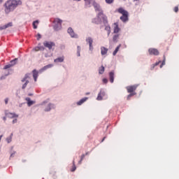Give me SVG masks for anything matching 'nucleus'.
<instances>
[{"label":"nucleus","instance_id":"0eeeda50","mask_svg":"<svg viewBox=\"0 0 179 179\" xmlns=\"http://www.w3.org/2000/svg\"><path fill=\"white\" fill-rule=\"evenodd\" d=\"M30 73H27L24 76V78L21 80V82L24 83L22 86V90H24L26 87H27V85H29V79H30Z\"/></svg>","mask_w":179,"mask_h":179},{"label":"nucleus","instance_id":"e433bc0d","mask_svg":"<svg viewBox=\"0 0 179 179\" xmlns=\"http://www.w3.org/2000/svg\"><path fill=\"white\" fill-rule=\"evenodd\" d=\"M103 83H105V85H106V83H108V80L107 78H103L102 80Z\"/></svg>","mask_w":179,"mask_h":179},{"label":"nucleus","instance_id":"c756f323","mask_svg":"<svg viewBox=\"0 0 179 179\" xmlns=\"http://www.w3.org/2000/svg\"><path fill=\"white\" fill-rule=\"evenodd\" d=\"M80 51L81 48L80 46H77V57H80Z\"/></svg>","mask_w":179,"mask_h":179},{"label":"nucleus","instance_id":"f8f14e48","mask_svg":"<svg viewBox=\"0 0 179 179\" xmlns=\"http://www.w3.org/2000/svg\"><path fill=\"white\" fill-rule=\"evenodd\" d=\"M115 78V71H114V70H112L110 72H109V80L110 83H114Z\"/></svg>","mask_w":179,"mask_h":179},{"label":"nucleus","instance_id":"6e6d98bb","mask_svg":"<svg viewBox=\"0 0 179 179\" xmlns=\"http://www.w3.org/2000/svg\"><path fill=\"white\" fill-rule=\"evenodd\" d=\"M3 2V0H0V3H2Z\"/></svg>","mask_w":179,"mask_h":179},{"label":"nucleus","instance_id":"c85d7f7f","mask_svg":"<svg viewBox=\"0 0 179 179\" xmlns=\"http://www.w3.org/2000/svg\"><path fill=\"white\" fill-rule=\"evenodd\" d=\"M38 20H35L33 22L32 24H33V27L34 29H37V25L36 24H38Z\"/></svg>","mask_w":179,"mask_h":179},{"label":"nucleus","instance_id":"58836bf2","mask_svg":"<svg viewBox=\"0 0 179 179\" xmlns=\"http://www.w3.org/2000/svg\"><path fill=\"white\" fill-rule=\"evenodd\" d=\"M8 101H9V98H6L4 99L5 104H8Z\"/></svg>","mask_w":179,"mask_h":179},{"label":"nucleus","instance_id":"7c9ffc66","mask_svg":"<svg viewBox=\"0 0 179 179\" xmlns=\"http://www.w3.org/2000/svg\"><path fill=\"white\" fill-rule=\"evenodd\" d=\"M162 61L157 62L155 64H152V66L151 67V70L155 69V66H157L159 64H161Z\"/></svg>","mask_w":179,"mask_h":179},{"label":"nucleus","instance_id":"5701e85b","mask_svg":"<svg viewBox=\"0 0 179 179\" xmlns=\"http://www.w3.org/2000/svg\"><path fill=\"white\" fill-rule=\"evenodd\" d=\"M87 97H84L77 102V106H82L85 101H87Z\"/></svg>","mask_w":179,"mask_h":179},{"label":"nucleus","instance_id":"4be33fe9","mask_svg":"<svg viewBox=\"0 0 179 179\" xmlns=\"http://www.w3.org/2000/svg\"><path fill=\"white\" fill-rule=\"evenodd\" d=\"M32 73H33V78L34 79V82H37V78H38V71L34 69L33 70Z\"/></svg>","mask_w":179,"mask_h":179},{"label":"nucleus","instance_id":"393cba45","mask_svg":"<svg viewBox=\"0 0 179 179\" xmlns=\"http://www.w3.org/2000/svg\"><path fill=\"white\" fill-rule=\"evenodd\" d=\"M120 48H121V44H120V45L115 48V50L113 51V56L117 55V52H118V51H120Z\"/></svg>","mask_w":179,"mask_h":179},{"label":"nucleus","instance_id":"bf43d9fd","mask_svg":"<svg viewBox=\"0 0 179 179\" xmlns=\"http://www.w3.org/2000/svg\"><path fill=\"white\" fill-rule=\"evenodd\" d=\"M45 57L47 58V57H48V55H45Z\"/></svg>","mask_w":179,"mask_h":179},{"label":"nucleus","instance_id":"603ef678","mask_svg":"<svg viewBox=\"0 0 179 179\" xmlns=\"http://www.w3.org/2000/svg\"><path fill=\"white\" fill-rule=\"evenodd\" d=\"M105 139H106V137H103V138L102 139L101 142H104Z\"/></svg>","mask_w":179,"mask_h":179},{"label":"nucleus","instance_id":"f257e3e1","mask_svg":"<svg viewBox=\"0 0 179 179\" xmlns=\"http://www.w3.org/2000/svg\"><path fill=\"white\" fill-rule=\"evenodd\" d=\"M22 5L20 0H8L4 3V12L6 15H9L10 12H13L15 9Z\"/></svg>","mask_w":179,"mask_h":179},{"label":"nucleus","instance_id":"8fccbe9b","mask_svg":"<svg viewBox=\"0 0 179 179\" xmlns=\"http://www.w3.org/2000/svg\"><path fill=\"white\" fill-rule=\"evenodd\" d=\"M3 137V135L0 136V142H1V139H2Z\"/></svg>","mask_w":179,"mask_h":179},{"label":"nucleus","instance_id":"680f3d73","mask_svg":"<svg viewBox=\"0 0 179 179\" xmlns=\"http://www.w3.org/2000/svg\"><path fill=\"white\" fill-rule=\"evenodd\" d=\"M103 26H101L100 29H102Z\"/></svg>","mask_w":179,"mask_h":179},{"label":"nucleus","instance_id":"37998d69","mask_svg":"<svg viewBox=\"0 0 179 179\" xmlns=\"http://www.w3.org/2000/svg\"><path fill=\"white\" fill-rule=\"evenodd\" d=\"M16 122H17V119H14L13 120V124H16Z\"/></svg>","mask_w":179,"mask_h":179},{"label":"nucleus","instance_id":"a19ab883","mask_svg":"<svg viewBox=\"0 0 179 179\" xmlns=\"http://www.w3.org/2000/svg\"><path fill=\"white\" fill-rule=\"evenodd\" d=\"M130 96H131V97H132V96H135L136 94V92H130Z\"/></svg>","mask_w":179,"mask_h":179},{"label":"nucleus","instance_id":"9b49d317","mask_svg":"<svg viewBox=\"0 0 179 179\" xmlns=\"http://www.w3.org/2000/svg\"><path fill=\"white\" fill-rule=\"evenodd\" d=\"M139 86V85H134L131 86H128L126 87L128 93H132L134 92V90H136L137 87Z\"/></svg>","mask_w":179,"mask_h":179},{"label":"nucleus","instance_id":"3c124183","mask_svg":"<svg viewBox=\"0 0 179 179\" xmlns=\"http://www.w3.org/2000/svg\"><path fill=\"white\" fill-rule=\"evenodd\" d=\"M3 121H6V117H3Z\"/></svg>","mask_w":179,"mask_h":179},{"label":"nucleus","instance_id":"ddd939ff","mask_svg":"<svg viewBox=\"0 0 179 179\" xmlns=\"http://www.w3.org/2000/svg\"><path fill=\"white\" fill-rule=\"evenodd\" d=\"M86 41L89 44L90 51H92L93 50V38H92V37H88L86 38Z\"/></svg>","mask_w":179,"mask_h":179},{"label":"nucleus","instance_id":"dca6fc26","mask_svg":"<svg viewBox=\"0 0 179 179\" xmlns=\"http://www.w3.org/2000/svg\"><path fill=\"white\" fill-rule=\"evenodd\" d=\"M25 100L27 101V104L28 107H31V106H33V104H36V101H31L30 97L25 98Z\"/></svg>","mask_w":179,"mask_h":179},{"label":"nucleus","instance_id":"6ab92c4d","mask_svg":"<svg viewBox=\"0 0 179 179\" xmlns=\"http://www.w3.org/2000/svg\"><path fill=\"white\" fill-rule=\"evenodd\" d=\"M100 17H101V16H99V14H98L97 18L92 19V23H94L95 24H100V23H101V20H100Z\"/></svg>","mask_w":179,"mask_h":179},{"label":"nucleus","instance_id":"2eb2a0df","mask_svg":"<svg viewBox=\"0 0 179 179\" xmlns=\"http://www.w3.org/2000/svg\"><path fill=\"white\" fill-rule=\"evenodd\" d=\"M12 26H13V22H8V24H6L5 25H1V26H0V31L2 30H5L6 29H8V27H12Z\"/></svg>","mask_w":179,"mask_h":179},{"label":"nucleus","instance_id":"4c0bfd02","mask_svg":"<svg viewBox=\"0 0 179 179\" xmlns=\"http://www.w3.org/2000/svg\"><path fill=\"white\" fill-rule=\"evenodd\" d=\"M40 38H41V34H38L37 35H36V40H40Z\"/></svg>","mask_w":179,"mask_h":179},{"label":"nucleus","instance_id":"ea45409f","mask_svg":"<svg viewBox=\"0 0 179 179\" xmlns=\"http://www.w3.org/2000/svg\"><path fill=\"white\" fill-rule=\"evenodd\" d=\"M174 12H176V13L178 12V6H176L174 8Z\"/></svg>","mask_w":179,"mask_h":179},{"label":"nucleus","instance_id":"e2e57ef3","mask_svg":"<svg viewBox=\"0 0 179 179\" xmlns=\"http://www.w3.org/2000/svg\"><path fill=\"white\" fill-rule=\"evenodd\" d=\"M134 1H138V0H134Z\"/></svg>","mask_w":179,"mask_h":179},{"label":"nucleus","instance_id":"f3484780","mask_svg":"<svg viewBox=\"0 0 179 179\" xmlns=\"http://www.w3.org/2000/svg\"><path fill=\"white\" fill-rule=\"evenodd\" d=\"M114 25H115V27H114V29H113V33H114L115 34H117L120 33V31L121 29H120V27H118V22H115V23H114Z\"/></svg>","mask_w":179,"mask_h":179},{"label":"nucleus","instance_id":"c03bdc74","mask_svg":"<svg viewBox=\"0 0 179 179\" xmlns=\"http://www.w3.org/2000/svg\"><path fill=\"white\" fill-rule=\"evenodd\" d=\"M132 96L130 95V94L127 96V100H131V98Z\"/></svg>","mask_w":179,"mask_h":179},{"label":"nucleus","instance_id":"2f4dec72","mask_svg":"<svg viewBox=\"0 0 179 179\" xmlns=\"http://www.w3.org/2000/svg\"><path fill=\"white\" fill-rule=\"evenodd\" d=\"M164 65H166V57L164 56V59L161 64V65L159 66L160 68H163Z\"/></svg>","mask_w":179,"mask_h":179},{"label":"nucleus","instance_id":"4d7b16f0","mask_svg":"<svg viewBox=\"0 0 179 179\" xmlns=\"http://www.w3.org/2000/svg\"><path fill=\"white\" fill-rule=\"evenodd\" d=\"M34 50H35V51H37V50H37V48H35Z\"/></svg>","mask_w":179,"mask_h":179},{"label":"nucleus","instance_id":"5fc2aeb1","mask_svg":"<svg viewBox=\"0 0 179 179\" xmlns=\"http://www.w3.org/2000/svg\"><path fill=\"white\" fill-rule=\"evenodd\" d=\"M73 1H76L77 2H80L81 0H73Z\"/></svg>","mask_w":179,"mask_h":179},{"label":"nucleus","instance_id":"473e14b6","mask_svg":"<svg viewBox=\"0 0 179 179\" xmlns=\"http://www.w3.org/2000/svg\"><path fill=\"white\" fill-rule=\"evenodd\" d=\"M12 135L13 134H11V136L10 137L6 138V141L7 143H10V142H12Z\"/></svg>","mask_w":179,"mask_h":179},{"label":"nucleus","instance_id":"7ed1b4c3","mask_svg":"<svg viewBox=\"0 0 179 179\" xmlns=\"http://www.w3.org/2000/svg\"><path fill=\"white\" fill-rule=\"evenodd\" d=\"M103 25L105 27V30L108 33V36H110L111 34V27H110V24H108V20L107 19V16L104 15L103 13H102V15H101Z\"/></svg>","mask_w":179,"mask_h":179},{"label":"nucleus","instance_id":"a211bd4d","mask_svg":"<svg viewBox=\"0 0 179 179\" xmlns=\"http://www.w3.org/2000/svg\"><path fill=\"white\" fill-rule=\"evenodd\" d=\"M54 64H48L43 66L42 69H40L39 72H44V71H47V69H50V68H52Z\"/></svg>","mask_w":179,"mask_h":179},{"label":"nucleus","instance_id":"412c9836","mask_svg":"<svg viewBox=\"0 0 179 179\" xmlns=\"http://www.w3.org/2000/svg\"><path fill=\"white\" fill-rule=\"evenodd\" d=\"M108 52V49L104 46L101 47V55H106Z\"/></svg>","mask_w":179,"mask_h":179},{"label":"nucleus","instance_id":"39448f33","mask_svg":"<svg viewBox=\"0 0 179 179\" xmlns=\"http://www.w3.org/2000/svg\"><path fill=\"white\" fill-rule=\"evenodd\" d=\"M53 24V30H55V31H59V30L62 29V20L55 18Z\"/></svg>","mask_w":179,"mask_h":179},{"label":"nucleus","instance_id":"09e8293b","mask_svg":"<svg viewBox=\"0 0 179 179\" xmlns=\"http://www.w3.org/2000/svg\"><path fill=\"white\" fill-rule=\"evenodd\" d=\"M13 156H15V152L10 155V157H13Z\"/></svg>","mask_w":179,"mask_h":179},{"label":"nucleus","instance_id":"aec40b11","mask_svg":"<svg viewBox=\"0 0 179 179\" xmlns=\"http://www.w3.org/2000/svg\"><path fill=\"white\" fill-rule=\"evenodd\" d=\"M65 59V57L64 56H62V57H57L56 59H54V62H55L56 64H58V63H61V62H64Z\"/></svg>","mask_w":179,"mask_h":179},{"label":"nucleus","instance_id":"f03ea898","mask_svg":"<svg viewBox=\"0 0 179 179\" xmlns=\"http://www.w3.org/2000/svg\"><path fill=\"white\" fill-rule=\"evenodd\" d=\"M84 1L85 2V6H86V8H90V5L92 3H93V6H94L96 12H99L98 13V16L103 15V10H101L100 5L96 3V1H94V0H84Z\"/></svg>","mask_w":179,"mask_h":179},{"label":"nucleus","instance_id":"49530a36","mask_svg":"<svg viewBox=\"0 0 179 179\" xmlns=\"http://www.w3.org/2000/svg\"><path fill=\"white\" fill-rule=\"evenodd\" d=\"M82 162H83L82 159H80L79 162H78V164H82Z\"/></svg>","mask_w":179,"mask_h":179},{"label":"nucleus","instance_id":"a878e982","mask_svg":"<svg viewBox=\"0 0 179 179\" xmlns=\"http://www.w3.org/2000/svg\"><path fill=\"white\" fill-rule=\"evenodd\" d=\"M16 64H17V58H15L10 62V65H11V66H15Z\"/></svg>","mask_w":179,"mask_h":179},{"label":"nucleus","instance_id":"79ce46f5","mask_svg":"<svg viewBox=\"0 0 179 179\" xmlns=\"http://www.w3.org/2000/svg\"><path fill=\"white\" fill-rule=\"evenodd\" d=\"M85 156H86L85 154H83L82 155H81V159H80V160H83V159H85Z\"/></svg>","mask_w":179,"mask_h":179},{"label":"nucleus","instance_id":"f704fd0d","mask_svg":"<svg viewBox=\"0 0 179 179\" xmlns=\"http://www.w3.org/2000/svg\"><path fill=\"white\" fill-rule=\"evenodd\" d=\"M9 68H12V65H10V64H8L6 65L3 67V69H9Z\"/></svg>","mask_w":179,"mask_h":179},{"label":"nucleus","instance_id":"423d86ee","mask_svg":"<svg viewBox=\"0 0 179 179\" xmlns=\"http://www.w3.org/2000/svg\"><path fill=\"white\" fill-rule=\"evenodd\" d=\"M47 103H48V101H44L43 102H42L41 106H45V109L44 111H45L46 113L50 112L51 110H55V104L54 103H49L47 104Z\"/></svg>","mask_w":179,"mask_h":179},{"label":"nucleus","instance_id":"9d476101","mask_svg":"<svg viewBox=\"0 0 179 179\" xmlns=\"http://www.w3.org/2000/svg\"><path fill=\"white\" fill-rule=\"evenodd\" d=\"M67 33L71 36L72 38H78V34H75L72 27H69L67 30Z\"/></svg>","mask_w":179,"mask_h":179},{"label":"nucleus","instance_id":"bb28decb","mask_svg":"<svg viewBox=\"0 0 179 179\" xmlns=\"http://www.w3.org/2000/svg\"><path fill=\"white\" fill-rule=\"evenodd\" d=\"M8 115L10 118H17L19 117L16 113H8Z\"/></svg>","mask_w":179,"mask_h":179},{"label":"nucleus","instance_id":"cd10ccee","mask_svg":"<svg viewBox=\"0 0 179 179\" xmlns=\"http://www.w3.org/2000/svg\"><path fill=\"white\" fill-rule=\"evenodd\" d=\"M104 71H105V69H104L103 66H101L99 69V75H103L104 73Z\"/></svg>","mask_w":179,"mask_h":179},{"label":"nucleus","instance_id":"de8ad7c7","mask_svg":"<svg viewBox=\"0 0 179 179\" xmlns=\"http://www.w3.org/2000/svg\"><path fill=\"white\" fill-rule=\"evenodd\" d=\"M0 79H1V80H3V79H5V77H4V76H1V77L0 78Z\"/></svg>","mask_w":179,"mask_h":179},{"label":"nucleus","instance_id":"b1692460","mask_svg":"<svg viewBox=\"0 0 179 179\" xmlns=\"http://www.w3.org/2000/svg\"><path fill=\"white\" fill-rule=\"evenodd\" d=\"M120 38V34H116L113 37V43H118V39Z\"/></svg>","mask_w":179,"mask_h":179},{"label":"nucleus","instance_id":"a18cd8bd","mask_svg":"<svg viewBox=\"0 0 179 179\" xmlns=\"http://www.w3.org/2000/svg\"><path fill=\"white\" fill-rule=\"evenodd\" d=\"M23 104H24V103H20V104H19V107H20V108L23 107Z\"/></svg>","mask_w":179,"mask_h":179},{"label":"nucleus","instance_id":"052dcab7","mask_svg":"<svg viewBox=\"0 0 179 179\" xmlns=\"http://www.w3.org/2000/svg\"><path fill=\"white\" fill-rule=\"evenodd\" d=\"M87 94H90V92H87Z\"/></svg>","mask_w":179,"mask_h":179},{"label":"nucleus","instance_id":"72a5a7b5","mask_svg":"<svg viewBox=\"0 0 179 179\" xmlns=\"http://www.w3.org/2000/svg\"><path fill=\"white\" fill-rule=\"evenodd\" d=\"M75 170H76V165H75V161H73V168L71 171L73 172Z\"/></svg>","mask_w":179,"mask_h":179},{"label":"nucleus","instance_id":"1a4fd4ad","mask_svg":"<svg viewBox=\"0 0 179 179\" xmlns=\"http://www.w3.org/2000/svg\"><path fill=\"white\" fill-rule=\"evenodd\" d=\"M43 45L48 50H52V47H55V43L52 41H45L43 42Z\"/></svg>","mask_w":179,"mask_h":179},{"label":"nucleus","instance_id":"4468645a","mask_svg":"<svg viewBox=\"0 0 179 179\" xmlns=\"http://www.w3.org/2000/svg\"><path fill=\"white\" fill-rule=\"evenodd\" d=\"M148 52L150 55H159V50L156 48H150Z\"/></svg>","mask_w":179,"mask_h":179},{"label":"nucleus","instance_id":"6e6552de","mask_svg":"<svg viewBox=\"0 0 179 179\" xmlns=\"http://www.w3.org/2000/svg\"><path fill=\"white\" fill-rule=\"evenodd\" d=\"M103 99H107V93H106V89L101 88L96 97L98 101H101Z\"/></svg>","mask_w":179,"mask_h":179},{"label":"nucleus","instance_id":"20e7f679","mask_svg":"<svg viewBox=\"0 0 179 179\" xmlns=\"http://www.w3.org/2000/svg\"><path fill=\"white\" fill-rule=\"evenodd\" d=\"M119 13H121V15H122L120 17V20H122V22H123V23H127V22H128V20H129V19L128 18V11L124 10V8H120L117 10Z\"/></svg>","mask_w":179,"mask_h":179},{"label":"nucleus","instance_id":"864d4df0","mask_svg":"<svg viewBox=\"0 0 179 179\" xmlns=\"http://www.w3.org/2000/svg\"><path fill=\"white\" fill-rule=\"evenodd\" d=\"M28 96H33V94L29 93V94H28Z\"/></svg>","mask_w":179,"mask_h":179},{"label":"nucleus","instance_id":"13d9d810","mask_svg":"<svg viewBox=\"0 0 179 179\" xmlns=\"http://www.w3.org/2000/svg\"><path fill=\"white\" fill-rule=\"evenodd\" d=\"M87 155H89V152H86L85 155L87 156Z\"/></svg>","mask_w":179,"mask_h":179},{"label":"nucleus","instance_id":"c9c22d12","mask_svg":"<svg viewBox=\"0 0 179 179\" xmlns=\"http://www.w3.org/2000/svg\"><path fill=\"white\" fill-rule=\"evenodd\" d=\"M106 2L108 4V5H111V3H113V2H114V0H105Z\"/></svg>","mask_w":179,"mask_h":179}]
</instances>
